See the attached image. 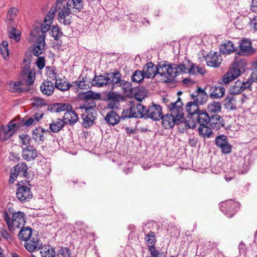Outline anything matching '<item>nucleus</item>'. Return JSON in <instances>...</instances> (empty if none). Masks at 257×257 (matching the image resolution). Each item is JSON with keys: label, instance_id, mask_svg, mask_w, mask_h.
Listing matches in <instances>:
<instances>
[{"label": "nucleus", "instance_id": "nucleus-1", "mask_svg": "<svg viewBox=\"0 0 257 257\" xmlns=\"http://www.w3.org/2000/svg\"><path fill=\"white\" fill-rule=\"evenodd\" d=\"M52 24L44 23L40 24V26H34V29L31 31V34L33 37H37L35 43V53L42 54L44 51L46 45V33L50 29Z\"/></svg>", "mask_w": 257, "mask_h": 257}, {"label": "nucleus", "instance_id": "nucleus-2", "mask_svg": "<svg viewBox=\"0 0 257 257\" xmlns=\"http://www.w3.org/2000/svg\"><path fill=\"white\" fill-rule=\"evenodd\" d=\"M4 219L11 232H14L16 229L23 227L25 223V214L21 211L14 213L12 219L8 213L5 212Z\"/></svg>", "mask_w": 257, "mask_h": 257}, {"label": "nucleus", "instance_id": "nucleus-3", "mask_svg": "<svg viewBox=\"0 0 257 257\" xmlns=\"http://www.w3.org/2000/svg\"><path fill=\"white\" fill-rule=\"evenodd\" d=\"M145 107L139 103H134L130 108L123 109L121 113V118L124 119L126 118L144 117Z\"/></svg>", "mask_w": 257, "mask_h": 257}, {"label": "nucleus", "instance_id": "nucleus-4", "mask_svg": "<svg viewBox=\"0 0 257 257\" xmlns=\"http://www.w3.org/2000/svg\"><path fill=\"white\" fill-rule=\"evenodd\" d=\"M82 97L84 98L85 103L78 108L81 110H96L95 108L96 104L95 100H99L101 95L99 93L92 91H87L84 93Z\"/></svg>", "mask_w": 257, "mask_h": 257}, {"label": "nucleus", "instance_id": "nucleus-5", "mask_svg": "<svg viewBox=\"0 0 257 257\" xmlns=\"http://www.w3.org/2000/svg\"><path fill=\"white\" fill-rule=\"evenodd\" d=\"M244 71L245 69L242 65H234L230 68L227 72L222 76V82L220 84H229L230 82L240 76Z\"/></svg>", "mask_w": 257, "mask_h": 257}, {"label": "nucleus", "instance_id": "nucleus-6", "mask_svg": "<svg viewBox=\"0 0 257 257\" xmlns=\"http://www.w3.org/2000/svg\"><path fill=\"white\" fill-rule=\"evenodd\" d=\"M240 51L238 52V56L235 57L232 64H246V61L244 60L240 59V55H245L252 54L253 53L252 48L251 46L250 41L243 39L239 44Z\"/></svg>", "mask_w": 257, "mask_h": 257}, {"label": "nucleus", "instance_id": "nucleus-7", "mask_svg": "<svg viewBox=\"0 0 257 257\" xmlns=\"http://www.w3.org/2000/svg\"><path fill=\"white\" fill-rule=\"evenodd\" d=\"M166 105L169 108L170 113L177 118V121H183L184 113L183 102L180 98H178L175 102L166 103Z\"/></svg>", "mask_w": 257, "mask_h": 257}, {"label": "nucleus", "instance_id": "nucleus-8", "mask_svg": "<svg viewBox=\"0 0 257 257\" xmlns=\"http://www.w3.org/2000/svg\"><path fill=\"white\" fill-rule=\"evenodd\" d=\"M28 174V167L26 164L19 163L11 171L10 182L13 183L18 177L26 178Z\"/></svg>", "mask_w": 257, "mask_h": 257}, {"label": "nucleus", "instance_id": "nucleus-9", "mask_svg": "<svg viewBox=\"0 0 257 257\" xmlns=\"http://www.w3.org/2000/svg\"><path fill=\"white\" fill-rule=\"evenodd\" d=\"M162 109L160 105L153 104L147 109L145 108L144 117L151 118L154 120H159L162 117Z\"/></svg>", "mask_w": 257, "mask_h": 257}, {"label": "nucleus", "instance_id": "nucleus-10", "mask_svg": "<svg viewBox=\"0 0 257 257\" xmlns=\"http://www.w3.org/2000/svg\"><path fill=\"white\" fill-rule=\"evenodd\" d=\"M16 196L20 201L23 203L28 202L32 199L33 194L30 187L22 185L17 189Z\"/></svg>", "mask_w": 257, "mask_h": 257}, {"label": "nucleus", "instance_id": "nucleus-11", "mask_svg": "<svg viewBox=\"0 0 257 257\" xmlns=\"http://www.w3.org/2000/svg\"><path fill=\"white\" fill-rule=\"evenodd\" d=\"M107 85L111 89H113L121 84V74L117 71L112 73H107L106 75Z\"/></svg>", "mask_w": 257, "mask_h": 257}, {"label": "nucleus", "instance_id": "nucleus-12", "mask_svg": "<svg viewBox=\"0 0 257 257\" xmlns=\"http://www.w3.org/2000/svg\"><path fill=\"white\" fill-rule=\"evenodd\" d=\"M215 143L224 154H229L231 151L232 146L229 144L227 137L224 135L217 136L215 139Z\"/></svg>", "mask_w": 257, "mask_h": 257}, {"label": "nucleus", "instance_id": "nucleus-13", "mask_svg": "<svg viewBox=\"0 0 257 257\" xmlns=\"http://www.w3.org/2000/svg\"><path fill=\"white\" fill-rule=\"evenodd\" d=\"M200 62L205 61L207 64H221L222 58L219 52H210L206 56L200 57Z\"/></svg>", "mask_w": 257, "mask_h": 257}, {"label": "nucleus", "instance_id": "nucleus-14", "mask_svg": "<svg viewBox=\"0 0 257 257\" xmlns=\"http://www.w3.org/2000/svg\"><path fill=\"white\" fill-rule=\"evenodd\" d=\"M82 117L83 119V125L85 127H88L92 125L96 117V110H82Z\"/></svg>", "mask_w": 257, "mask_h": 257}, {"label": "nucleus", "instance_id": "nucleus-15", "mask_svg": "<svg viewBox=\"0 0 257 257\" xmlns=\"http://www.w3.org/2000/svg\"><path fill=\"white\" fill-rule=\"evenodd\" d=\"M251 82L248 79L245 82H241L239 80L235 82L230 87V90L232 94H238L243 92L245 89L250 87Z\"/></svg>", "mask_w": 257, "mask_h": 257}, {"label": "nucleus", "instance_id": "nucleus-16", "mask_svg": "<svg viewBox=\"0 0 257 257\" xmlns=\"http://www.w3.org/2000/svg\"><path fill=\"white\" fill-rule=\"evenodd\" d=\"M162 124L163 127L166 129L172 128L175 124H178L182 122V121H177V118L171 113H167L164 115H162Z\"/></svg>", "mask_w": 257, "mask_h": 257}, {"label": "nucleus", "instance_id": "nucleus-17", "mask_svg": "<svg viewBox=\"0 0 257 257\" xmlns=\"http://www.w3.org/2000/svg\"><path fill=\"white\" fill-rule=\"evenodd\" d=\"M58 10H59L58 13V20L59 23L65 26H70L72 23V17L70 16L71 12L69 9L62 10L60 9L59 7L58 8Z\"/></svg>", "mask_w": 257, "mask_h": 257}, {"label": "nucleus", "instance_id": "nucleus-18", "mask_svg": "<svg viewBox=\"0 0 257 257\" xmlns=\"http://www.w3.org/2000/svg\"><path fill=\"white\" fill-rule=\"evenodd\" d=\"M238 205L237 202L232 200H229L222 205L221 210L225 211V215L228 217H231L235 213V208Z\"/></svg>", "mask_w": 257, "mask_h": 257}, {"label": "nucleus", "instance_id": "nucleus-19", "mask_svg": "<svg viewBox=\"0 0 257 257\" xmlns=\"http://www.w3.org/2000/svg\"><path fill=\"white\" fill-rule=\"evenodd\" d=\"M192 96L194 99V101L198 105L204 104L208 99V95L205 90L200 87L192 94Z\"/></svg>", "mask_w": 257, "mask_h": 257}, {"label": "nucleus", "instance_id": "nucleus-20", "mask_svg": "<svg viewBox=\"0 0 257 257\" xmlns=\"http://www.w3.org/2000/svg\"><path fill=\"white\" fill-rule=\"evenodd\" d=\"M185 65H162V69L165 68L167 75L173 80L181 71L183 72V68Z\"/></svg>", "mask_w": 257, "mask_h": 257}, {"label": "nucleus", "instance_id": "nucleus-21", "mask_svg": "<svg viewBox=\"0 0 257 257\" xmlns=\"http://www.w3.org/2000/svg\"><path fill=\"white\" fill-rule=\"evenodd\" d=\"M225 89L222 86L212 85L209 88L210 97L212 99H220L225 94Z\"/></svg>", "mask_w": 257, "mask_h": 257}, {"label": "nucleus", "instance_id": "nucleus-22", "mask_svg": "<svg viewBox=\"0 0 257 257\" xmlns=\"http://www.w3.org/2000/svg\"><path fill=\"white\" fill-rule=\"evenodd\" d=\"M209 123L212 129L219 130L224 125V120L218 114L212 115L210 117Z\"/></svg>", "mask_w": 257, "mask_h": 257}, {"label": "nucleus", "instance_id": "nucleus-23", "mask_svg": "<svg viewBox=\"0 0 257 257\" xmlns=\"http://www.w3.org/2000/svg\"><path fill=\"white\" fill-rule=\"evenodd\" d=\"M183 72L192 75H203L206 73V70L203 67H200L199 65H185Z\"/></svg>", "mask_w": 257, "mask_h": 257}, {"label": "nucleus", "instance_id": "nucleus-24", "mask_svg": "<svg viewBox=\"0 0 257 257\" xmlns=\"http://www.w3.org/2000/svg\"><path fill=\"white\" fill-rule=\"evenodd\" d=\"M24 246L30 252H34L41 248L42 243L37 238H33L32 239L26 241Z\"/></svg>", "mask_w": 257, "mask_h": 257}, {"label": "nucleus", "instance_id": "nucleus-25", "mask_svg": "<svg viewBox=\"0 0 257 257\" xmlns=\"http://www.w3.org/2000/svg\"><path fill=\"white\" fill-rule=\"evenodd\" d=\"M161 65H145L143 69L145 77L147 78H151L154 77H156V75L158 74L160 69L158 66L161 67Z\"/></svg>", "mask_w": 257, "mask_h": 257}, {"label": "nucleus", "instance_id": "nucleus-26", "mask_svg": "<svg viewBox=\"0 0 257 257\" xmlns=\"http://www.w3.org/2000/svg\"><path fill=\"white\" fill-rule=\"evenodd\" d=\"M48 109L52 112H60L72 109L71 105L67 103H54L48 107Z\"/></svg>", "mask_w": 257, "mask_h": 257}, {"label": "nucleus", "instance_id": "nucleus-27", "mask_svg": "<svg viewBox=\"0 0 257 257\" xmlns=\"http://www.w3.org/2000/svg\"><path fill=\"white\" fill-rule=\"evenodd\" d=\"M193 118H195L199 125L202 126L207 125L210 120V116L208 113L202 110H200L197 114H194Z\"/></svg>", "mask_w": 257, "mask_h": 257}, {"label": "nucleus", "instance_id": "nucleus-28", "mask_svg": "<svg viewBox=\"0 0 257 257\" xmlns=\"http://www.w3.org/2000/svg\"><path fill=\"white\" fill-rule=\"evenodd\" d=\"M22 153L23 159L27 161L33 160L37 156V150L33 147H24Z\"/></svg>", "mask_w": 257, "mask_h": 257}, {"label": "nucleus", "instance_id": "nucleus-29", "mask_svg": "<svg viewBox=\"0 0 257 257\" xmlns=\"http://www.w3.org/2000/svg\"><path fill=\"white\" fill-rule=\"evenodd\" d=\"M220 53L222 54H230V53L236 52V48L234 46L233 43L231 41H228L222 43L219 46Z\"/></svg>", "mask_w": 257, "mask_h": 257}, {"label": "nucleus", "instance_id": "nucleus-30", "mask_svg": "<svg viewBox=\"0 0 257 257\" xmlns=\"http://www.w3.org/2000/svg\"><path fill=\"white\" fill-rule=\"evenodd\" d=\"M53 83L51 81L45 80L40 86L42 93L46 95H50L53 94L54 90Z\"/></svg>", "mask_w": 257, "mask_h": 257}, {"label": "nucleus", "instance_id": "nucleus-31", "mask_svg": "<svg viewBox=\"0 0 257 257\" xmlns=\"http://www.w3.org/2000/svg\"><path fill=\"white\" fill-rule=\"evenodd\" d=\"M35 43L33 45V48L32 50L30 49L28 50L25 54L24 58V62L25 63H28V64H34V62L35 61L36 56H38L41 54H36L35 51H34L35 49Z\"/></svg>", "mask_w": 257, "mask_h": 257}, {"label": "nucleus", "instance_id": "nucleus-32", "mask_svg": "<svg viewBox=\"0 0 257 257\" xmlns=\"http://www.w3.org/2000/svg\"><path fill=\"white\" fill-rule=\"evenodd\" d=\"M62 119L66 122V124H71L76 123L78 121V117L75 111L71 109L65 112Z\"/></svg>", "mask_w": 257, "mask_h": 257}, {"label": "nucleus", "instance_id": "nucleus-33", "mask_svg": "<svg viewBox=\"0 0 257 257\" xmlns=\"http://www.w3.org/2000/svg\"><path fill=\"white\" fill-rule=\"evenodd\" d=\"M8 84L9 85V89L12 92H22L27 89L24 87L25 82L10 81Z\"/></svg>", "mask_w": 257, "mask_h": 257}, {"label": "nucleus", "instance_id": "nucleus-34", "mask_svg": "<svg viewBox=\"0 0 257 257\" xmlns=\"http://www.w3.org/2000/svg\"><path fill=\"white\" fill-rule=\"evenodd\" d=\"M106 121L112 125L117 124L120 120V116L113 110L108 112L105 118Z\"/></svg>", "mask_w": 257, "mask_h": 257}, {"label": "nucleus", "instance_id": "nucleus-35", "mask_svg": "<svg viewBox=\"0 0 257 257\" xmlns=\"http://www.w3.org/2000/svg\"><path fill=\"white\" fill-rule=\"evenodd\" d=\"M66 122L64 121L62 119L57 118L53 120L52 122L50 124L49 127L52 132L57 133L64 126Z\"/></svg>", "mask_w": 257, "mask_h": 257}, {"label": "nucleus", "instance_id": "nucleus-36", "mask_svg": "<svg viewBox=\"0 0 257 257\" xmlns=\"http://www.w3.org/2000/svg\"><path fill=\"white\" fill-rule=\"evenodd\" d=\"M186 110L188 113V115H190V117L193 118L194 114H197L200 111L198 104L195 101L188 102L186 105Z\"/></svg>", "mask_w": 257, "mask_h": 257}, {"label": "nucleus", "instance_id": "nucleus-37", "mask_svg": "<svg viewBox=\"0 0 257 257\" xmlns=\"http://www.w3.org/2000/svg\"><path fill=\"white\" fill-rule=\"evenodd\" d=\"M19 233L18 236L21 240H24L25 242L30 239L32 234V230L30 227H22Z\"/></svg>", "mask_w": 257, "mask_h": 257}, {"label": "nucleus", "instance_id": "nucleus-38", "mask_svg": "<svg viewBox=\"0 0 257 257\" xmlns=\"http://www.w3.org/2000/svg\"><path fill=\"white\" fill-rule=\"evenodd\" d=\"M42 257H55V252L53 248L50 245H45L40 248Z\"/></svg>", "mask_w": 257, "mask_h": 257}, {"label": "nucleus", "instance_id": "nucleus-39", "mask_svg": "<svg viewBox=\"0 0 257 257\" xmlns=\"http://www.w3.org/2000/svg\"><path fill=\"white\" fill-rule=\"evenodd\" d=\"M107 77L106 76L99 75L95 76L94 78L92 80V84L94 86L103 87L107 85Z\"/></svg>", "mask_w": 257, "mask_h": 257}, {"label": "nucleus", "instance_id": "nucleus-40", "mask_svg": "<svg viewBox=\"0 0 257 257\" xmlns=\"http://www.w3.org/2000/svg\"><path fill=\"white\" fill-rule=\"evenodd\" d=\"M55 87L62 91H66L70 88L69 83L65 79H56L55 80Z\"/></svg>", "mask_w": 257, "mask_h": 257}, {"label": "nucleus", "instance_id": "nucleus-41", "mask_svg": "<svg viewBox=\"0 0 257 257\" xmlns=\"http://www.w3.org/2000/svg\"><path fill=\"white\" fill-rule=\"evenodd\" d=\"M224 102L225 106L228 109L232 110L236 108V100L231 95H227L224 99Z\"/></svg>", "mask_w": 257, "mask_h": 257}, {"label": "nucleus", "instance_id": "nucleus-42", "mask_svg": "<svg viewBox=\"0 0 257 257\" xmlns=\"http://www.w3.org/2000/svg\"><path fill=\"white\" fill-rule=\"evenodd\" d=\"M198 130L200 136L204 138L210 137L212 133V130L207 125H199Z\"/></svg>", "mask_w": 257, "mask_h": 257}, {"label": "nucleus", "instance_id": "nucleus-43", "mask_svg": "<svg viewBox=\"0 0 257 257\" xmlns=\"http://www.w3.org/2000/svg\"><path fill=\"white\" fill-rule=\"evenodd\" d=\"M221 109L220 103L215 101L210 102L207 106V110L210 113L219 112L220 111Z\"/></svg>", "mask_w": 257, "mask_h": 257}, {"label": "nucleus", "instance_id": "nucleus-44", "mask_svg": "<svg viewBox=\"0 0 257 257\" xmlns=\"http://www.w3.org/2000/svg\"><path fill=\"white\" fill-rule=\"evenodd\" d=\"M45 131L41 127H38L35 129L33 133V138L36 141H44V133Z\"/></svg>", "mask_w": 257, "mask_h": 257}, {"label": "nucleus", "instance_id": "nucleus-45", "mask_svg": "<svg viewBox=\"0 0 257 257\" xmlns=\"http://www.w3.org/2000/svg\"><path fill=\"white\" fill-rule=\"evenodd\" d=\"M46 74L50 78L56 79L58 77V71L56 69L55 67L52 65L46 67Z\"/></svg>", "mask_w": 257, "mask_h": 257}, {"label": "nucleus", "instance_id": "nucleus-46", "mask_svg": "<svg viewBox=\"0 0 257 257\" xmlns=\"http://www.w3.org/2000/svg\"><path fill=\"white\" fill-rule=\"evenodd\" d=\"M144 78L146 77L145 75H144L143 71L136 70L132 76V81L133 82L140 83L143 81Z\"/></svg>", "mask_w": 257, "mask_h": 257}, {"label": "nucleus", "instance_id": "nucleus-47", "mask_svg": "<svg viewBox=\"0 0 257 257\" xmlns=\"http://www.w3.org/2000/svg\"><path fill=\"white\" fill-rule=\"evenodd\" d=\"M182 123H183L185 126L187 128H193L196 127L197 123L195 118L191 117L190 115H188L185 119H184Z\"/></svg>", "mask_w": 257, "mask_h": 257}, {"label": "nucleus", "instance_id": "nucleus-48", "mask_svg": "<svg viewBox=\"0 0 257 257\" xmlns=\"http://www.w3.org/2000/svg\"><path fill=\"white\" fill-rule=\"evenodd\" d=\"M57 10V6L55 7L52 6L51 7L49 11L48 12L47 15L45 17L44 22V23H49L52 24V21L53 20V18L55 16L56 11Z\"/></svg>", "mask_w": 257, "mask_h": 257}, {"label": "nucleus", "instance_id": "nucleus-49", "mask_svg": "<svg viewBox=\"0 0 257 257\" xmlns=\"http://www.w3.org/2000/svg\"><path fill=\"white\" fill-rule=\"evenodd\" d=\"M19 127L20 124L18 123L14 122V120H12L8 124L6 130L12 136Z\"/></svg>", "mask_w": 257, "mask_h": 257}, {"label": "nucleus", "instance_id": "nucleus-50", "mask_svg": "<svg viewBox=\"0 0 257 257\" xmlns=\"http://www.w3.org/2000/svg\"><path fill=\"white\" fill-rule=\"evenodd\" d=\"M71 2L72 3V9L73 12H79L83 9V0H71Z\"/></svg>", "mask_w": 257, "mask_h": 257}, {"label": "nucleus", "instance_id": "nucleus-51", "mask_svg": "<svg viewBox=\"0 0 257 257\" xmlns=\"http://www.w3.org/2000/svg\"><path fill=\"white\" fill-rule=\"evenodd\" d=\"M52 36L55 41H58L59 38L63 36V33L61 31V28L57 25H53L51 29Z\"/></svg>", "mask_w": 257, "mask_h": 257}, {"label": "nucleus", "instance_id": "nucleus-52", "mask_svg": "<svg viewBox=\"0 0 257 257\" xmlns=\"http://www.w3.org/2000/svg\"><path fill=\"white\" fill-rule=\"evenodd\" d=\"M145 239L149 247L154 246L156 243L154 232L150 231L148 234L146 235Z\"/></svg>", "mask_w": 257, "mask_h": 257}, {"label": "nucleus", "instance_id": "nucleus-53", "mask_svg": "<svg viewBox=\"0 0 257 257\" xmlns=\"http://www.w3.org/2000/svg\"><path fill=\"white\" fill-rule=\"evenodd\" d=\"M167 72H161L160 69L158 71V74L156 75V78L162 82L168 83L172 81V80L170 78V76L167 75Z\"/></svg>", "mask_w": 257, "mask_h": 257}, {"label": "nucleus", "instance_id": "nucleus-54", "mask_svg": "<svg viewBox=\"0 0 257 257\" xmlns=\"http://www.w3.org/2000/svg\"><path fill=\"white\" fill-rule=\"evenodd\" d=\"M18 13V9L17 8H11L7 13L6 21L11 22L14 21L17 16Z\"/></svg>", "mask_w": 257, "mask_h": 257}, {"label": "nucleus", "instance_id": "nucleus-55", "mask_svg": "<svg viewBox=\"0 0 257 257\" xmlns=\"http://www.w3.org/2000/svg\"><path fill=\"white\" fill-rule=\"evenodd\" d=\"M32 104L34 106L41 107L47 105L48 104V101L41 97H35L33 99Z\"/></svg>", "mask_w": 257, "mask_h": 257}, {"label": "nucleus", "instance_id": "nucleus-56", "mask_svg": "<svg viewBox=\"0 0 257 257\" xmlns=\"http://www.w3.org/2000/svg\"><path fill=\"white\" fill-rule=\"evenodd\" d=\"M12 137L11 134L6 130V127L2 125V129L0 132V141H6Z\"/></svg>", "mask_w": 257, "mask_h": 257}, {"label": "nucleus", "instance_id": "nucleus-57", "mask_svg": "<svg viewBox=\"0 0 257 257\" xmlns=\"http://www.w3.org/2000/svg\"><path fill=\"white\" fill-rule=\"evenodd\" d=\"M19 137L21 140V144L22 145V147L23 149L24 147H28L29 148V147H32L30 145V138L28 135H21Z\"/></svg>", "mask_w": 257, "mask_h": 257}, {"label": "nucleus", "instance_id": "nucleus-58", "mask_svg": "<svg viewBox=\"0 0 257 257\" xmlns=\"http://www.w3.org/2000/svg\"><path fill=\"white\" fill-rule=\"evenodd\" d=\"M71 252L66 247H62L58 249L57 253V257H70Z\"/></svg>", "mask_w": 257, "mask_h": 257}, {"label": "nucleus", "instance_id": "nucleus-59", "mask_svg": "<svg viewBox=\"0 0 257 257\" xmlns=\"http://www.w3.org/2000/svg\"><path fill=\"white\" fill-rule=\"evenodd\" d=\"M35 70H31L28 73L27 78L25 83H26L27 85L29 86L32 85L35 81Z\"/></svg>", "mask_w": 257, "mask_h": 257}, {"label": "nucleus", "instance_id": "nucleus-60", "mask_svg": "<svg viewBox=\"0 0 257 257\" xmlns=\"http://www.w3.org/2000/svg\"><path fill=\"white\" fill-rule=\"evenodd\" d=\"M113 94H108V98L109 99L112 101H110L109 103H108V107L110 109H115L118 107L117 105V103H116L117 101V99L115 97L113 96Z\"/></svg>", "mask_w": 257, "mask_h": 257}, {"label": "nucleus", "instance_id": "nucleus-61", "mask_svg": "<svg viewBox=\"0 0 257 257\" xmlns=\"http://www.w3.org/2000/svg\"><path fill=\"white\" fill-rule=\"evenodd\" d=\"M149 251L151 253V256L148 257H164L163 254L154 246L149 247Z\"/></svg>", "mask_w": 257, "mask_h": 257}, {"label": "nucleus", "instance_id": "nucleus-62", "mask_svg": "<svg viewBox=\"0 0 257 257\" xmlns=\"http://www.w3.org/2000/svg\"><path fill=\"white\" fill-rule=\"evenodd\" d=\"M9 36L10 38L15 39L16 42H19L20 40V34L16 33V29L14 27H12L10 30Z\"/></svg>", "mask_w": 257, "mask_h": 257}, {"label": "nucleus", "instance_id": "nucleus-63", "mask_svg": "<svg viewBox=\"0 0 257 257\" xmlns=\"http://www.w3.org/2000/svg\"><path fill=\"white\" fill-rule=\"evenodd\" d=\"M118 60V58L117 56H116L115 54H109L106 57V63H108L110 64L111 63H117Z\"/></svg>", "mask_w": 257, "mask_h": 257}, {"label": "nucleus", "instance_id": "nucleus-64", "mask_svg": "<svg viewBox=\"0 0 257 257\" xmlns=\"http://www.w3.org/2000/svg\"><path fill=\"white\" fill-rule=\"evenodd\" d=\"M118 86L120 87L124 92H129L132 89L131 83L122 80L121 81V84L118 85Z\"/></svg>", "mask_w": 257, "mask_h": 257}]
</instances>
